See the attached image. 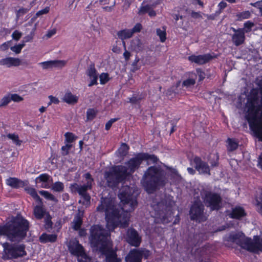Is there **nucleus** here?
I'll return each instance as SVG.
<instances>
[{
  "label": "nucleus",
  "mask_w": 262,
  "mask_h": 262,
  "mask_svg": "<svg viewBox=\"0 0 262 262\" xmlns=\"http://www.w3.org/2000/svg\"><path fill=\"white\" fill-rule=\"evenodd\" d=\"M118 196L122 203L121 209L115 207L114 202L111 198H101V203L97 207L99 212H104L107 220V227L113 229L116 226L125 228L128 225L129 212L137 205L136 199L132 194V189L128 186H123L119 190Z\"/></svg>",
  "instance_id": "nucleus-1"
},
{
  "label": "nucleus",
  "mask_w": 262,
  "mask_h": 262,
  "mask_svg": "<svg viewBox=\"0 0 262 262\" xmlns=\"http://www.w3.org/2000/svg\"><path fill=\"white\" fill-rule=\"evenodd\" d=\"M256 84L259 91L256 89L251 91L246 103V119L254 136L262 141V78Z\"/></svg>",
  "instance_id": "nucleus-2"
},
{
  "label": "nucleus",
  "mask_w": 262,
  "mask_h": 262,
  "mask_svg": "<svg viewBox=\"0 0 262 262\" xmlns=\"http://www.w3.org/2000/svg\"><path fill=\"white\" fill-rule=\"evenodd\" d=\"M142 161L143 157L140 153L126 162V166H115L105 171L104 177L107 186L113 189L117 188L119 183H122L127 176L139 168Z\"/></svg>",
  "instance_id": "nucleus-3"
},
{
  "label": "nucleus",
  "mask_w": 262,
  "mask_h": 262,
  "mask_svg": "<svg viewBox=\"0 0 262 262\" xmlns=\"http://www.w3.org/2000/svg\"><path fill=\"white\" fill-rule=\"evenodd\" d=\"M29 229L27 220L21 216L13 217L4 226H0V235L7 236L12 242H20L27 236Z\"/></svg>",
  "instance_id": "nucleus-4"
},
{
  "label": "nucleus",
  "mask_w": 262,
  "mask_h": 262,
  "mask_svg": "<svg viewBox=\"0 0 262 262\" xmlns=\"http://www.w3.org/2000/svg\"><path fill=\"white\" fill-rule=\"evenodd\" d=\"M105 215H106L105 213ZM105 220L107 230L98 225L92 226L90 230L89 241L91 246L101 253H105L111 243L110 231L114 230L118 226L121 227L120 225H119L116 226L113 229H110L107 227V220L106 216ZM121 228L122 227H121Z\"/></svg>",
  "instance_id": "nucleus-5"
},
{
  "label": "nucleus",
  "mask_w": 262,
  "mask_h": 262,
  "mask_svg": "<svg viewBox=\"0 0 262 262\" xmlns=\"http://www.w3.org/2000/svg\"><path fill=\"white\" fill-rule=\"evenodd\" d=\"M167 179L165 172L160 168L150 166L145 172L141 183L145 190L151 193L165 185Z\"/></svg>",
  "instance_id": "nucleus-6"
},
{
  "label": "nucleus",
  "mask_w": 262,
  "mask_h": 262,
  "mask_svg": "<svg viewBox=\"0 0 262 262\" xmlns=\"http://www.w3.org/2000/svg\"><path fill=\"white\" fill-rule=\"evenodd\" d=\"M228 241L250 252L258 253L262 252V238L259 236H254L252 241L251 238L246 237L243 233L238 232L230 234Z\"/></svg>",
  "instance_id": "nucleus-7"
},
{
  "label": "nucleus",
  "mask_w": 262,
  "mask_h": 262,
  "mask_svg": "<svg viewBox=\"0 0 262 262\" xmlns=\"http://www.w3.org/2000/svg\"><path fill=\"white\" fill-rule=\"evenodd\" d=\"M174 202L169 199L162 200L154 206L157 216L155 219L156 224H167L172 220V206Z\"/></svg>",
  "instance_id": "nucleus-8"
},
{
  "label": "nucleus",
  "mask_w": 262,
  "mask_h": 262,
  "mask_svg": "<svg viewBox=\"0 0 262 262\" xmlns=\"http://www.w3.org/2000/svg\"><path fill=\"white\" fill-rule=\"evenodd\" d=\"M201 195L205 206L211 210H218L221 208L222 198L219 193L204 189Z\"/></svg>",
  "instance_id": "nucleus-9"
},
{
  "label": "nucleus",
  "mask_w": 262,
  "mask_h": 262,
  "mask_svg": "<svg viewBox=\"0 0 262 262\" xmlns=\"http://www.w3.org/2000/svg\"><path fill=\"white\" fill-rule=\"evenodd\" d=\"M3 247L4 253L3 258L5 259H15L27 254L24 245L10 244L6 242L3 244Z\"/></svg>",
  "instance_id": "nucleus-10"
},
{
  "label": "nucleus",
  "mask_w": 262,
  "mask_h": 262,
  "mask_svg": "<svg viewBox=\"0 0 262 262\" xmlns=\"http://www.w3.org/2000/svg\"><path fill=\"white\" fill-rule=\"evenodd\" d=\"M204 206L201 200L198 199L194 201L190 209V215L191 220H195L199 222L206 221L204 215Z\"/></svg>",
  "instance_id": "nucleus-11"
},
{
  "label": "nucleus",
  "mask_w": 262,
  "mask_h": 262,
  "mask_svg": "<svg viewBox=\"0 0 262 262\" xmlns=\"http://www.w3.org/2000/svg\"><path fill=\"white\" fill-rule=\"evenodd\" d=\"M126 241L131 246L138 247L140 246L142 239L135 229L128 228L126 232Z\"/></svg>",
  "instance_id": "nucleus-12"
},
{
  "label": "nucleus",
  "mask_w": 262,
  "mask_h": 262,
  "mask_svg": "<svg viewBox=\"0 0 262 262\" xmlns=\"http://www.w3.org/2000/svg\"><path fill=\"white\" fill-rule=\"evenodd\" d=\"M68 247L70 252L74 255L82 257L85 255L83 247L75 239L70 241Z\"/></svg>",
  "instance_id": "nucleus-13"
},
{
  "label": "nucleus",
  "mask_w": 262,
  "mask_h": 262,
  "mask_svg": "<svg viewBox=\"0 0 262 262\" xmlns=\"http://www.w3.org/2000/svg\"><path fill=\"white\" fill-rule=\"evenodd\" d=\"M195 169L201 174L210 175V167L207 163L203 161L201 158L195 157L193 159Z\"/></svg>",
  "instance_id": "nucleus-14"
},
{
  "label": "nucleus",
  "mask_w": 262,
  "mask_h": 262,
  "mask_svg": "<svg viewBox=\"0 0 262 262\" xmlns=\"http://www.w3.org/2000/svg\"><path fill=\"white\" fill-rule=\"evenodd\" d=\"M234 34L232 36V40L236 46H239L243 44L245 39L244 29H236L234 28H231Z\"/></svg>",
  "instance_id": "nucleus-15"
},
{
  "label": "nucleus",
  "mask_w": 262,
  "mask_h": 262,
  "mask_svg": "<svg viewBox=\"0 0 262 262\" xmlns=\"http://www.w3.org/2000/svg\"><path fill=\"white\" fill-rule=\"evenodd\" d=\"M213 58L210 54L199 55H191L188 57L189 61L198 64H203L207 63Z\"/></svg>",
  "instance_id": "nucleus-16"
},
{
  "label": "nucleus",
  "mask_w": 262,
  "mask_h": 262,
  "mask_svg": "<svg viewBox=\"0 0 262 262\" xmlns=\"http://www.w3.org/2000/svg\"><path fill=\"white\" fill-rule=\"evenodd\" d=\"M99 3L101 5H108L103 7V9L106 12H111L113 10L115 5V0H98L95 2L94 4L93 3H91L90 4L86 7V9H90L92 5H95Z\"/></svg>",
  "instance_id": "nucleus-17"
},
{
  "label": "nucleus",
  "mask_w": 262,
  "mask_h": 262,
  "mask_svg": "<svg viewBox=\"0 0 262 262\" xmlns=\"http://www.w3.org/2000/svg\"><path fill=\"white\" fill-rule=\"evenodd\" d=\"M86 74L91 80L90 83L88 84L89 86L97 84L98 75L94 64L92 63L89 66L86 70Z\"/></svg>",
  "instance_id": "nucleus-18"
},
{
  "label": "nucleus",
  "mask_w": 262,
  "mask_h": 262,
  "mask_svg": "<svg viewBox=\"0 0 262 262\" xmlns=\"http://www.w3.org/2000/svg\"><path fill=\"white\" fill-rule=\"evenodd\" d=\"M139 249H133L130 251L125 257L126 262H142Z\"/></svg>",
  "instance_id": "nucleus-19"
},
{
  "label": "nucleus",
  "mask_w": 262,
  "mask_h": 262,
  "mask_svg": "<svg viewBox=\"0 0 262 262\" xmlns=\"http://www.w3.org/2000/svg\"><path fill=\"white\" fill-rule=\"evenodd\" d=\"M92 186H88V185H79L77 183H73L70 185V188L72 192H78L79 195H82L87 193L88 189H91Z\"/></svg>",
  "instance_id": "nucleus-20"
},
{
  "label": "nucleus",
  "mask_w": 262,
  "mask_h": 262,
  "mask_svg": "<svg viewBox=\"0 0 262 262\" xmlns=\"http://www.w3.org/2000/svg\"><path fill=\"white\" fill-rule=\"evenodd\" d=\"M39 64L42 66L43 69H47L53 67H62L66 64V61L64 60H55L42 62Z\"/></svg>",
  "instance_id": "nucleus-21"
},
{
  "label": "nucleus",
  "mask_w": 262,
  "mask_h": 262,
  "mask_svg": "<svg viewBox=\"0 0 262 262\" xmlns=\"http://www.w3.org/2000/svg\"><path fill=\"white\" fill-rule=\"evenodd\" d=\"M20 59L17 58L7 57L0 60V65L6 66L7 67L12 66L17 67L20 65Z\"/></svg>",
  "instance_id": "nucleus-22"
},
{
  "label": "nucleus",
  "mask_w": 262,
  "mask_h": 262,
  "mask_svg": "<svg viewBox=\"0 0 262 262\" xmlns=\"http://www.w3.org/2000/svg\"><path fill=\"white\" fill-rule=\"evenodd\" d=\"M6 184L14 188L23 187L27 185L26 182L23 181L16 178H9L7 179Z\"/></svg>",
  "instance_id": "nucleus-23"
},
{
  "label": "nucleus",
  "mask_w": 262,
  "mask_h": 262,
  "mask_svg": "<svg viewBox=\"0 0 262 262\" xmlns=\"http://www.w3.org/2000/svg\"><path fill=\"white\" fill-rule=\"evenodd\" d=\"M105 255L106 262H120L121 259L117 257L116 252L110 250L109 247L107 248V251L105 253H101Z\"/></svg>",
  "instance_id": "nucleus-24"
},
{
  "label": "nucleus",
  "mask_w": 262,
  "mask_h": 262,
  "mask_svg": "<svg viewBox=\"0 0 262 262\" xmlns=\"http://www.w3.org/2000/svg\"><path fill=\"white\" fill-rule=\"evenodd\" d=\"M246 215L244 209L241 207H235L232 208L230 217L232 219H239Z\"/></svg>",
  "instance_id": "nucleus-25"
},
{
  "label": "nucleus",
  "mask_w": 262,
  "mask_h": 262,
  "mask_svg": "<svg viewBox=\"0 0 262 262\" xmlns=\"http://www.w3.org/2000/svg\"><path fill=\"white\" fill-rule=\"evenodd\" d=\"M48 213L42 206H36L34 208L33 214L37 220L42 219Z\"/></svg>",
  "instance_id": "nucleus-26"
},
{
  "label": "nucleus",
  "mask_w": 262,
  "mask_h": 262,
  "mask_svg": "<svg viewBox=\"0 0 262 262\" xmlns=\"http://www.w3.org/2000/svg\"><path fill=\"white\" fill-rule=\"evenodd\" d=\"M39 241L42 243L48 242H54L57 239V235L55 234H48L43 233L39 237Z\"/></svg>",
  "instance_id": "nucleus-27"
},
{
  "label": "nucleus",
  "mask_w": 262,
  "mask_h": 262,
  "mask_svg": "<svg viewBox=\"0 0 262 262\" xmlns=\"http://www.w3.org/2000/svg\"><path fill=\"white\" fill-rule=\"evenodd\" d=\"M62 100L68 104H73L77 102L78 97L73 95L71 92H68L65 94Z\"/></svg>",
  "instance_id": "nucleus-28"
},
{
  "label": "nucleus",
  "mask_w": 262,
  "mask_h": 262,
  "mask_svg": "<svg viewBox=\"0 0 262 262\" xmlns=\"http://www.w3.org/2000/svg\"><path fill=\"white\" fill-rule=\"evenodd\" d=\"M130 46L132 48L137 52L142 51L143 49V45L138 38H135L133 39Z\"/></svg>",
  "instance_id": "nucleus-29"
},
{
  "label": "nucleus",
  "mask_w": 262,
  "mask_h": 262,
  "mask_svg": "<svg viewBox=\"0 0 262 262\" xmlns=\"http://www.w3.org/2000/svg\"><path fill=\"white\" fill-rule=\"evenodd\" d=\"M196 79V75L192 74L191 77L183 81L182 86L186 88H190L193 86L195 83Z\"/></svg>",
  "instance_id": "nucleus-30"
},
{
  "label": "nucleus",
  "mask_w": 262,
  "mask_h": 262,
  "mask_svg": "<svg viewBox=\"0 0 262 262\" xmlns=\"http://www.w3.org/2000/svg\"><path fill=\"white\" fill-rule=\"evenodd\" d=\"M117 35L120 39L123 40L124 39L130 38L133 35V32L129 29H124L118 31Z\"/></svg>",
  "instance_id": "nucleus-31"
},
{
  "label": "nucleus",
  "mask_w": 262,
  "mask_h": 262,
  "mask_svg": "<svg viewBox=\"0 0 262 262\" xmlns=\"http://www.w3.org/2000/svg\"><path fill=\"white\" fill-rule=\"evenodd\" d=\"M143 160H147L148 164L156 163L158 161L157 157L154 155H149L147 153H141Z\"/></svg>",
  "instance_id": "nucleus-32"
},
{
  "label": "nucleus",
  "mask_w": 262,
  "mask_h": 262,
  "mask_svg": "<svg viewBox=\"0 0 262 262\" xmlns=\"http://www.w3.org/2000/svg\"><path fill=\"white\" fill-rule=\"evenodd\" d=\"M181 82L178 81L174 86H172L170 87L169 89H168L166 93V96H167L169 98H172L173 96H174L176 94H178L179 93V91H174V88H178L180 86Z\"/></svg>",
  "instance_id": "nucleus-33"
},
{
  "label": "nucleus",
  "mask_w": 262,
  "mask_h": 262,
  "mask_svg": "<svg viewBox=\"0 0 262 262\" xmlns=\"http://www.w3.org/2000/svg\"><path fill=\"white\" fill-rule=\"evenodd\" d=\"M82 223V219L79 215H76L73 220V228L75 230H79L81 226Z\"/></svg>",
  "instance_id": "nucleus-34"
},
{
  "label": "nucleus",
  "mask_w": 262,
  "mask_h": 262,
  "mask_svg": "<svg viewBox=\"0 0 262 262\" xmlns=\"http://www.w3.org/2000/svg\"><path fill=\"white\" fill-rule=\"evenodd\" d=\"M228 149L229 151H233L238 147V144L234 139L228 138L227 140Z\"/></svg>",
  "instance_id": "nucleus-35"
},
{
  "label": "nucleus",
  "mask_w": 262,
  "mask_h": 262,
  "mask_svg": "<svg viewBox=\"0 0 262 262\" xmlns=\"http://www.w3.org/2000/svg\"><path fill=\"white\" fill-rule=\"evenodd\" d=\"M52 189L56 192H62L64 189V185L61 182H56L53 184Z\"/></svg>",
  "instance_id": "nucleus-36"
},
{
  "label": "nucleus",
  "mask_w": 262,
  "mask_h": 262,
  "mask_svg": "<svg viewBox=\"0 0 262 262\" xmlns=\"http://www.w3.org/2000/svg\"><path fill=\"white\" fill-rule=\"evenodd\" d=\"M7 137L12 140L13 142L17 146H20L22 143V141L19 139L18 136L14 134H9Z\"/></svg>",
  "instance_id": "nucleus-37"
},
{
  "label": "nucleus",
  "mask_w": 262,
  "mask_h": 262,
  "mask_svg": "<svg viewBox=\"0 0 262 262\" xmlns=\"http://www.w3.org/2000/svg\"><path fill=\"white\" fill-rule=\"evenodd\" d=\"M39 193L43 197H45L46 199L55 202L57 201V199L55 198V196L52 194H51V193L47 191L41 190L39 191Z\"/></svg>",
  "instance_id": "nucleus-38"
},
{
  "label": "nucleus",
  "mask_w": 262,
  "mask_h": 262,
  "mask_svg": "<svg viewBox=\"0 0 262 262\" xmlns=\"http://www.w3.org/2000/svg\"><path fill=\"white\" fill-rule=\"evenodd\" d=\"M97 111L94 108H89L86 112L87 120H92L97 115Z\"/></svg>",
  "instance_id": "nucleus-39"
},
{
  "label": "nucleus",
  "mask_w": 262,
  "mask_h": 262,
  "mask_svg": "<svg viewBox=\"0 0 262 262\" xmlns=\"http://www.w3.org/2000/svg\"><path fill=\"white\" fill-rule=\"evenodd\" d=\"M251 16V13L249 11H245L236 14L238 20H242L244 19H247Z\"/></svg>",
  "instance_id": "nucleus-40"
},
{
  "label": "nucleus",
  "mask_w": 262,
  "mask_h": 262,
  "mask_svg": "<svg viewBox=\"0 0 262 262\" xmlns=\"http://www.w3.org/2000/svg\"><path fill=\"white\" fill-rule=\"evenodd\" d=\"M140 58L138 56H136L135 59L132 64L130 71L132 72H135L140 69L141 66L138 64Z\"/></svg>",
  "instance_id": "nucleus-41"
},
{
  "label": "nucleus",
  "mask_w": 262,
  "mask_h": 262,
  "mask_svg": "<svg viewBox=\"0 0 262 262\" xmlns=\"http://www.w3.org/2000/svg\"><path fill=\"white\" fill-rule=\"evenodd\" d=\"M156 32L157 35L160 37V41L162 42H164L166 39L165 30L164 29L162 30L160 29H157Z\"/></svg>",
  "instance_id": "nucleus-42"
},
{
  "label": "nucleus",
  "mask_w": 262,
  "mask_h": 262,
  "mask_svg": "<svg viewBox=\"0 0 262 262\" xmlns=\"http://www.w3.org/2000/svg\"><path fill=\"white\" fill-rule=\"evenodd\" d=\"M45 216H46V217L45 219V226L46 229H48L49 228H52V222L51 221V216H50V215L49 214V213L46 214V215Z\"/></svg>",
  "instance_id": "nucleus-43"
},
{
  "label": "nucleus",
  "mask_w": 262,
  "mask_h": 262,
  "mask_svg": "<svg viewBox=\"0 0 262 262\" xmlns=\"http://www.w3.org/2000/svg\"><path fill=\"white\" fill-rule=\"evenodd\" d=\"M50 178V176L47 173L41 174L36 179V182L37 183L38 180H39L40 182L46 183L49 181Z\"/></svg>",
  "instance_id": "nucleus-44"
},
{
  "label": "nucleus",
  "mask_w": 262,
  "mask_h": 262,
  "mask_svg": "<svg viewBox=\"0 0 262 262\" xmlns=\"http://www.w3.org/2000/svg\"><path fill=\"white\" fill-rule=\"evenodd\" d=\"M36 30V24L34 25L33 28L32 29V31L30 33V34L26 36H25L24 38V42H29L31 41L34 36V32Z\"/></svg>",
  "instance_id": "nucleus-45"
},
{
  "label": "nucleus",
  "mask_w": 262,
  "mask_h": 262,
  "mask_svg": "<svg viewBox=\"0 0 262 262\" xmlns=\"http://www.w3.org/2000/svg\"><path fill=\"white\" fill-rule=\"evenodd\" d=\"M244 31L245 33H248L251 31V28L254 26V24L250 21H247L244 23Z\"/></svg>",
  "instance_id": "nucleus-46"
},
{
  "label": "nucleus",
  "mask_w": 262,
  "mask_h": 262,
  "mask_svg": "<svg viewBox=\"0 0 262 262\" xmlns=\"http://www.w3.org/2000/svg\"><path fill=\"white\" fill-rule=\"evenodd\" d=\"M100 81L101 84H105L110 79L109 75L107 73H103L100 76Z\"/></svg>",
  "instance_id": "nucleus-47"
},
{
  "label": "nucleus",
  "mask_w": 262,
  "mask_h": 262,
  "mask_svg": "<svg viewBox=\"0 0 262 262\" xmlns=\"http://www.w3.org/2000/svg\"><path fill=\"white\" fill-rule=\"evenodd\" d=\"M25 190L28 193H29L32 198H37L38 194L36 191L35 189L31 187H26Z\"/></svg>",
  "instance_id": "nucleus-48"
},
{
  "label": "nucleus",
  "mask_w": 262,
  "mask_h": 262,
  "mask_svg": "<svg viewBox=\"0 0 262 262\" xmlns=\"http://www.w3.org/2000/svg\"><path fill=\"white\" fill-rule=\"evenodd\" d=\"M139 252L140 253L141 258L142 259V257H144L145 259H147L149 256L150 252V251L145 249H139Z\"/></svg>",
  "instance_id": "nucleus-49"
},
{
  "label": "nucleus",
  "mask_w": 262,
  "mask_h": 262,
  "mask_svg": "<svg viewBox=\"0 0 262 262\" xmlns=\"http://www.w3.org/2000/svg\"><path fill=\"white\" fill-rule=\"evenodd\" d=\"M10 101V95L5 96L0 100V107L6 106Z\"/></svg>",
  "instance_id": "nucleus-50"
},
{
  "label": "nucleus",
  "mask_w": 262,
  "mask_h": 262,
  "mask_svg": "<svg viewBox=\"0 0 262 262\" xmlns=\"http://www.w3.org/2000/svg\"><path fill=\"white\" fill-rule=\"evenodd\" d=\"M129 149L128 146L126 143H123L121 145V148L119 149L120 154L124 156H125L128 152Z\"/></svg>",
  "instance_id": "nucleus-51"
},
{
  "label": "nucleus",
  "mask_w": 262,
  "mask_h": 262,
  "mask_svg": "<svg viewBox=\"0 0 262 262\" xmlns=\"http://www.w3.org/2000/svg\"><path fill=\"white\" fill-rule=\"evenodd\" d=\"M10 98L11 100L16 102H19L23 100V98L17 94H11Z\"/></svg>",
  "instance_id": "nucleus-52"
},
{
  "label": "nucleus",
  "mask_w": 262,
  "mask_h": 262,
  "mask_svg": "<svg viewBox=\"0 0 262 262\" xmlns=\"http://www.w3.org/2000/svg\"><path fill=\"white\" fill-rule=\"evenodd\" d=\"M143 97L138 96H133L129 99V102L134 104H139Z\"/></svg>",
  "instance_id": "nucleus-53"
},
{
  "label": "nucleus",
  "mask_w": 262,
  "mask_h": 262,
  "mask_svg": "<svg viewBox=\"0 0 262 262\" xmlns=\"http://www.w3.org/2000/svg\"><path fill=\"white\" fill-rule=\"evenodd\" d=\"M72 147V145L66 144L61 148V154L62 156H66L69 154V150Z\"/></svg>",
  "instance_id": "nucleus-54"
},
{
  "label": "nucleus",
  "mask_w": 262,
  "mask_h": 262,
  "mask_svg": "<svg viewBox=\"0 0 262 262\" xmlns=\"http://www.w3.org/2000/svg\"><path fill=\"white\" fill-rule=\"evenodd\" d=\"M84 177L87 181L86 184L88 185V186H92L93 179L92 178L91 174L89 172L86 173L84 174Z\"/></svg>",
  "instance_id": "nucleus-55"
},
{
  "label": "nucleus",
  "mask_w": 262,
  "mask_h": 262,
  "mask_svg": "<svg viewBox=\"0 0 262 262\" xmlns=\"http://www.w3.org/2000/svg\"><path fill=\"white\" fill-rule=\"evenodd\" d=\"M22 33L18 30H15L12 34V37L14 40L18 41L21 37Z\"/></svg>",
  "instance_id": "nucleus-56"
},
{
  "label": "nucleus",
  "mask_w": 262,
  "mask_h": 262,
  "mask_svg": "<svg viewBox=\"0 0 262 262\" xmlns=\"http://www.w3.org/2000/svg\"><path fill=\"white\" fill-rule=\"evenodd\" d=\"M123 43L125 49V51L123 53V55L125 61H128L130 58V57L131 56V53L126 50V46L124 41H123Z\"/></svg>",
  "instance_id": "nucleus-57"
},
{
  "label": "nucleus",
  "mask_w": 262,
  "mask_h": 262,
  "mask_svg": "<svg viewBox=\"0 0 262 262\" xmlns=\"http://www.w3.org/2000/svg\"><path fill=\"white\" fill-rule=\"evenodd\" d=\"M29 11V9L27 8H20L17 11L16 14L17 18H18L24 14L27 13Z\"/></svg>",
  "instance_id": "nucleus-58"
},
{
  "label": "nucleus",
  "mask_w": 262,
  "mask_h": 262,
  "mask_svg": "<svg viewBox=\"0 0 262 262\" xmlns=\"http://www.w3.org/2000/svg\"><path fill=\"white\" fill-rule=\"evenodd\" d=\"M66 141L68 142H72L74 140V135L71 133H66L64 135Z\"/></svg>",
  "instance_id": "nucleus-59"
},
{
  "label": "nucleus",
  "mask_w": 262,
  "mask_h": 262,
  "mask_svg": "<svg viewBox=\"0 0 262 262\" xmlns=\"http://www.w3.org/2000/svg\"><path fill=\"white\" fill-rule=\"evenodd\" d=\"M151 9V7L149 5H146L141 8L139 10V13L143 14L145 13H148L149 10Z\"/></svg>",
  "instance_id": "nucleus-60"
},
{
  "label": "nucleus",
  "mask_w": 262,
  "mask_h": 262,
  "mask_svg": "<svg viewBox=\"0 0 262 262\" xmlns=\"http://www.w3.org/2000/svg\"><path fill=\"white\" fill-rule=\"evenodd\" d=\"M142 28V26L140 24H137L132 29L130 30L132 32H133V34L134 33L139 32L141 31Z\"/></svg>",
  "instance_id": "nucleus-61"
},
{
  "label": "nucleus",
  "mask_w": 262,
  "mask_h": 262,
  "mask_svg": "<svg viewBox=\"0 0 262 262\" xmlns=\"http://www.w3.org/2000/svg\"><path fill=\"white\" fill-rule=\"evenodd\" d=\"M50 8L49 7H46L45 9H42L39 11H38L36 13V16H39L42 14H47L49 12Z\"/></svg>",
  "instance_id": "nucleus-62"
},
{
  "label": "nucleus",
  "mask_w": 262,
  "mask_h": 262,
  "mask_svg": "<svg viewBox=\"0 0 262 262\" xmlns=\"http://www.w3.org/2000/svg\"><path fill=\"white\" fill-rule=\"evenodd\" d=\"M49 98L50 99V101L48 103V105H50L51 103H54V104H58L59 102V101L58 99L55 97H54L52 95H50L49 96Z\"/></svg>",
  "instance_id": "nucleus-63"
},
{
  "label": "nucleus",
  "mask_w": 262,
  "mask_h": 262,
  "mask_svg": "<svg viewBox=\"0 0 262 262\" xmlns=\"http://www.w3.org/2000/svg\"><path fill=\"white\" fill-rule=\"evenodd\" d=\"M118 120L117 118L111 119L105 124V129L106 130L110 129L112 125V124Z\"/></svg>",
  "instance_id": "nucleus-64"
}]
</instances>
